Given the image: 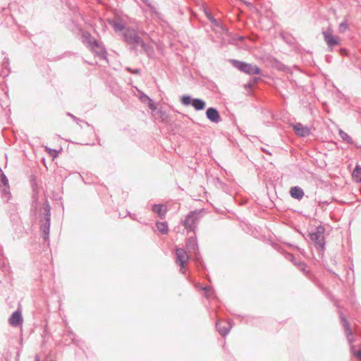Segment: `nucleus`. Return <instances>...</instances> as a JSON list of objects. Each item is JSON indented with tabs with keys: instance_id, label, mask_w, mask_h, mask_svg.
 I'll list each match as a JSON object with an SVG mask.
<instances>
[{
	"instance_id": "obj_19",
	"label": "nucleus",
	"mask_w": 361,
	"mask_h": 361,
	"mask_svg": "<svg viewBox=\"0 0 361 361\" xmlns=\"http://www.w3.org/2000/svg\"><path fill=\"white\" fill-rule=\"evenodd\" d=\"M91 50L100 59L104 60L106 59L107 52L101 43H99V47H95V48L91 49Z\"/></svg>"
},
{
	"instance_id": "obj_13",
	"label": "nucleus",
	"mask_w": 361,
	"mask_h": 361,
	"mask_svg": "<svg viewBox=\"0 0 361 361\" xmlns=\"http://www.w3.org/2000/svg\"><path fill=\"white\" fill-rule=\"evenodd\" d=\"M9 324L13 327H18L23 324V317L21 310L18 309L10 317Z\"/></svg>"
},
{
	"instance_id": "obj_29",
	"label": "nucleus",
	"mask_w": 361,
	"mask_h": 361,
	"mask_svg": "<svg viewBox=\"0 0 361 361\" xmlns=\"http://www.w3.org/2000/svg\"><path fill=\"white\" fill-rule=\"evenodd\" d=\"M205 15L208 20L216 27H221L219 22L212 16V14L208 11L205 12Z\"/></svg>"
},
{
	"instance_id": "obj_5",
	"label": "nucleus",
	"mask_w": 361,
	"mask_h": 361,
	"mask_svg": "<svg viewBox=\"0 0 361 361\" xmlns=\"http://www.w3.org/2000/svg\"><path fill=\"white\" fill-rule=\"evenodd\" d=\"M324 231V227L319 225L316 227L314 231L310 233V239L314 243L316 248L321 251L325 249Z\"/></svg>"
},
{
	"instance_id": "obj_12",
	"label": "nucleus",
	"mask_w": 361,
	"mask_h": 361,
	"mask_svg": "<svg viewBox=\"0 0 361 361\" xmlns=\"http://www.w3.org/2000/svg\"><path fill=\"white\" fill-rule=\"evenodd\" d=\"M293 127L295 134L299 137H306L310 134V129L300 123H296Z\"/></svg>"
},
{
	"instance_id": "obj_23",
	"label": "nucleus",
	"mask_w": 361,
	"mask_h": 361,
	"mask_svg": "<svg viewBox=\"0 0 361 361\" xmlns=\"http://www.w3.org/2000/svg\"><path fill=\"white\" fill-rule=\"evenodd\" d=\"M38 200L39 195L38 192L35 190H33V194L32 197V204H31V212H36L38 205Z\"/></svg>"
},
{
	"instance_id": "obj_35",
	"label": "nucleus",
	"mask_w": 361,
	"mask_h": 361,
	"mask_svg": "<svg viewBox=\"0 0 361 361\" xmlns=\"http://www.w3.org/2000/svg\"><path fill=\"white\" fill-rule=\"evenodd\" d=\"M348 28V25L346 22H342L338 26V31L340 32H344Z\"/></svg>"
},
{
	"instance_id": "obj_4",
	"label": "nucleus",
	"mask_w": 361,
	"mask_h": 361,
	"mask_svg": "<svg viewBox=\"0 0 361 361\" xmlns=\"http://www.w3.org/2000/svg\"><path fill=\"white\" fill-rule=\"evenodd\" d=\"M340 317L345 332L347 339L350 345V352L357 358L361 360V348L359 349L358 350H355V347L353 345L355 339L353 336V332L350 329V324L342 313H340Z\"/></svg>"
},
{
	"instance_id": "obj_39",
	"label": "nucleus",
	"mask_w": 361,
	"mask_h": 361,
	"mask_svg": "<svg viewBox=\"0 0 361 361\" xmlns=\"http://www.w3.org/2000/svg\"><path fill=\"white\" fill-rule=\"evenodd\" d=\"M4 188L2 189L1 192L3 194L7 195L9 194V187L8 186H3Z\"/></svg>"
},
{
	"instance_id": "obj_32",
	"label": "nucleus",
	"mask_w": 361,
	"mask_h": 361,
	"mask_svg": "<svg viewBox=\"0 0 361 361\" xmlns=\"http://www.w3.org/2000/svg\"><path fill=\"white\" fill-rule=\"evenodd\" d=\"M146 6L149 8L150 12L152 14L155 15L158 18H160V13L157 10L156 7L151 4V2H149Z\"/></svg>"
},
{
	"instance_id": "obj_44",
	"label": "nucleus",
	"mask_w": 361,
	"mask_h": 361,
	"mask_svg": "<svg viewBox=\"0 0 361 361\" xmlns=\"http://www.w3.org/2000/svg\"><path fill=\"white\" fill-rule=\"evenodd\" d=\"M253 85L251 83V82L247 83L246 85H245V87H251Z\"/></svg>"
},
{
	"instance_id": "obj_9",
	"label": "nucleus",
	"mask_w": 361,
	"mask_h": 361,
	"mask_svg": "<svg viewBox=\"0 0 361 361\" xmlns=\"http://www.w3.org/2000/svg\"><path fill=\"white\" fill-rule=\"evenodd\" d=\"M124 41L128 44H137L141 42L142 38L137 35L136 31L131 28H126L123 34Z\"/></svg>"
},
{
	"instance_id": "obj_28",
	"label": "nucleus",
	"mask_w": 361,
	"mask_h": 361,
	"mask_svg": "<svg viewBox=\"0 0 361 361\" xmlns=\"http://www.w3.org/2000/svg\"><path fill=\"white\" fill-rule=\"evenodd\" d=\"M66 114H67V116H68L71 117L73 121H75L77 123V124H78V125H79L81 128H82V126H81V125H80V123H85L87 127H90L92 129H93V126H91L90 124H89L87 122H85V121H82V120H81V119H80V118H77V117H76V116H75L73 114H71V113H69V112H68Z\"/></svg>"
},
{
	"instance_id": "obj_30",
	"label": "nucleus",
	"mask_w": 361,
	"mask_h": 361,
	"mask_svg": "<svg viewBox=\"0 0 361 361\" xmlns=\"http://www.w3.org/2000/svg\"><path fill=\"white\" fill-rule=\"evenodd\" d=\"M353 176L357 180H361V167L360 166H356L353 171Z\"/></svg>"
},
{
	"instance_id": "obj_21",
	"label": "nucleus",
	"mask_w": 361,
	"mask_h": 361,
	"mask_svg": "<svg viewBox=\"0 0 361 361\" xmlns=\"http://www.w3.org/2000/svg\"><path fill=\"white\" fill-rule=\"evenodd\" d=\"M84 40L88 43V46L90 49H94L95 47H99V42L97 41L89 32H86L83 35Z\"/></svg>"
},
{
	"instance_id": "obj_36",
	"label": "nucleus",
	"mask_w": 361,
	"mask_h": 361,
	"mask_svg": "<svg viewBox=\"0 0 361 361\" xmlns=\"http://www.w3.org/2000/svg\"><path fill=\"white\" fill-rule=\"evenodd\" d=\"M157 114L159 115V117L163 121L166 117V112L162 109H159L157 110Z\"/></svg>"
},
{
	"instance_id": "obj_1",
	"label": "nucleus",
	"mask_w": 361,
	"mask_h": 361,
	"mask_svg": "<svg viewBox=\"0 0 361 361\" xmlns=\"http://www.w3.org/2000/svg\"><path fill=\"white\" fill-rule=\"evenodd\" d=\"M40 227L39 231L42 238L47 241L49 238V231L51 224V207L47 200L42 207V211L39 212Z\"/></svg>"
},
{
	"instance_id": "obj_22",
	"label": "nucleus",
	"mask_w": 361,
	"mask_h": 361,
	"mask_svg": "<svg viewBox=\"0 0 361 361\" xmlns=\"http://www.w3.org/2000/svg\"><path fill=\"white\" fill-rule=\"evenodd\" d=\"M109 23L116 32L126 30L125 24L121 21L118 22L114 20H109Z\"/></svg>"
},
{
	"instance_id": "obj_45",
	"label": "nucleus",
	"mask_w": 361,
	"mask_h": 361,
	"mask_svg": "<svg viewBox=\"0 0 361 361\" xmlns=\"http://www.w3.org/2000/svg\"><path fill=\"white\" fill-rule=\"evenodd\" d=\"M145 5H147L149 1V0H141Z\"/></svg>"
},
{
	"instance_id": "obj_11",
	"label": "nucleus",
	"mask_w": 361,
	"mask_h": 361,
	"mask_svg": "<svg viewBox=\"0 0 361 361\" xmlns=\"http://www.w3.org/2000/svg\"><path fill=\"white\" fill-rule=\"evenodd\" d=\"M216 328L218 332L222 336H226L231 329V324L230 322L227 321H218L216 323Z\"/></svg>"
},
{
	"instance_id": "obj_41",
	"label": "nucleus",
	"mask_w": 361,
	"mask_h": 361,
	"mask_svg": "<svg viewBox=\"0 0 361 361\" xmlns=\"http://www.w3.org/2000/svg\"><path fill=\"white\" fill-rule=\"evenodd\" d=\"M203 290L206 292V297L208 298L209 297V292L210 290V288L208 286H206L203 288Z\"/></svg>"
},
{
	"instance_id": "obj_27",
	"label": "nucleus",
	"mask_w": 361,
	"mask_h": 361,
	"mask_svg": "<svg viewBox=\"0 0 361 361\" xmlns=\"http://www.w3.org/2000/svg\"><path fill=\"white\" fill-rule=\"evenodd\" d=\"M190 255H193V260L195 261L197 266L200 265L202 267H204V262H203L202 258L199 252V250L197 251V252H192V253H190Z\"/></svg>"
},
{
	"instance_id": "obj_8",
	"label": "nucleus",
	"mask_w": 361,
	"mask_h": 361,
	"mask_svg": "<svg viewBox=\"0 0 361 361\" xmlns=\"http://www.w3.org/2000/svg\"><path fill=\"white\" fill-rule=\"evenodd\" d=\"M322 33L330 50H332L333 47L335 46L340 44L339 37L333 35V30L331 29L324 30Z\"/></svg>"
},
{
	"instance_id": "obj_14",
	"label": "nucleus",
	"mask_w": 361,
	"mask_h": 361,
	"mask_svg": "<svg viewBox=\"0 0 361 361\" xmlns=\"http://www.w3.org/2000/svg\"><path fill=\"white\" fill-rule=\"evenodd\" d=\"M186 248L190 253L197 252L199 250L197 237L195 233L194 235L190 236L186 241Z\"/></svg>"
},
{
	"instance_id": "obj_25",
	"label": "nucleus",
	"mask_w": 361,
	"mask_h": 361,
	"mask_svg": "<svg viewBox=\"0 0 361 361\" xmlns=\"http://www.w3.org/2000/svg\"><path fill=\"white\" fill-rule=\"evenodd\" d=\"M338 135L343 142L350 145L353 144V140L351 137L343 130L339 129Z\"/></svg>"
},
{
	"instance_id": "obj_38",
	"label": "nucleus",
	"mask_w": 361,
	"mask_h": 361,
	"mask_svg": "<svg viewBox=\"0 0 361 361\" xmlns=\"http://www.w3.org/2000/svg\"><path fill=\"white\" fill-rule=\"evenodd\" d=\"M244 39H245V37L243 36H240V35H235L232 39V40L233 42L235 40L243 41Z\"/></svg>"
},
{
	"instance_id": "obj_10",
	"label": "nucleus",
	"mask_w": 361,
	"mask_h": 361,
	"mask_svg": "<svg viewBox=\"0 0 361 361\" xmlns=\"http://www.w3.org/2000/svg\"><path fill=\"white\" fill-rule=\"evenodd\" d=\"M205 114L207 118L214 123H218L221 120L219 111L214 107H209Z\"/></svg>"
},
{
	"instance_id": "obj_33",
	"label": "nucleus",
	"mask_w": 361,
	"mask_h": 361,
	"mask_svg": "<svg viewBox=\"0 0 361 361\" xmlns=\"http://www.w3.org/2000/svg\"><path fill=\"white\" fill-rule=\"evenodd\" d=\"M45 151L47 152L54 158L59 156V152L55 149H51L48 147H45Z\"/></svg>"
},
{
	"instance_id": "obj_15",
	"label": "nucleus",
	"mask_w": 361,
	"mask_h": 361,
	"mask_svg": "<svg viewBox=\"0 0 361 361\" xmlns=\"http://www.w3.org/2000/svg\"><path fill=\"white\" fill-rule=\"evenodd\" d=\"M152 211L157 214L161 219H164L167 212V208L163 204H154L152 206Z\"/></svg>"
},
{
	"instance_id": "obj_24",
	"label": "nucleus",
	"mask_w": 361,
	"mask_h": 361,
	"mask_svg": "<svg viewBox=\"0 0 361 361\" xmlns=\"http://www.w3.org/2000/svg\"><path fill=\"white\" fill-rule=\"evenodd\" d=\"M156 226L158 231L162 234H167L169 231L168 224L166 221H157Z\"/></svg>"
},
{
	"instance_id": "obj_2",
	"label": "nucleus",
	"mask_w": 361,
	"mask_h": 361,
	"mask_svg": "<svg viewBox=\"0 0 361 361\" xmlns=\"http://www.w3.org/2000/svg\"><path fill=\"white\" fill-rule=\"evenodd\" d=\"M203 216V209H195L191 211L186 215L185 218L182 220V225L188 232H193V233H195L197 225Z\"/></svg>"
},
{
	"instance_id": "obj_17",
	"label": "nucleus",
	"mask_w": 361,
	"mask_h": 361,
	"mask_svg": "<svg viewBox=\"0 0 361 361\" xmlns=\"http://www.w3.org/2000/svg\"><path fill=\"white\" fill-rule=\"evenodd\" d=\"M141 94L139 96L140 101L144 104H147L148 107L153 111L157 110V106L153 100L145 94L143 92H140Z\"/></svg>"
},
{
	"instance_id": "obj_3",
	"label": "nucleus",
	"mask_w": 361,
	"mask_h": 361,
	"mask_svg": "<svg viewBox=\"0 0 361 361\" xmlns=\"http://www.w3.org/2000/svg\"><path fill=\"white\" fill-rule=\"evenodd\" d=\"M229 61L234 68L245 74L259 75L262 73L260 68L252 63L237 59H231Z\"/></svg>"
},
{
	"instance_id": "obj_42",
	"label": "nucleus",
	"mask_w": 361,
	"mask_h": 361,
	"mask_svg": "<svg viewBox=\"0 0 361 361\" xmlns=\"http://www.w3.org/2000/svg\"><path fill=\"white\" fill-rule=\"evenodd\" d=\"M339 51H340V54H341V55H345V54H347V50H346L345 49H344V48H341V49H340V50H339Z\"/></svg>"
},
{
	"instance_id": "obj_20",
	"label": "nucleus",
	"mask_w": 361,
	"mask_h": 361,
	"mask_svg": "<svg viewBox=\"0 0 361 361\" xmlns=\"http://www.w3.org/2000/svg\"><path fill=\"white\" fill-rule=\"evenodd\" d=\"M287 259L290 260L302 271H306L307 265L305 262L298 260L292 254H288Z\"/></svg>"
},
{
	"instance_id": "obj_16",
	"label": "nucleus",
	"mask_w": 361,
	"mask_h": 361,
	"mask_svg": "<svg viewBox=\"0 0 361 361\" xmlns=\"http://www.w3.org/2000/svg\"><path fill=\"white\" fill-rule=\"evenodd\" d=\"M142 49L143 51L147 54L149 59H153L155 56V52L153 47L149 44H146L142 39L141 42L138 44Z\"/></svg>"
},
{
	"instance_id": "obj_40",
	"label": "nucleus",
	"mask_w": 361,
	"mask_h": 361,
	"mask_svg": "<svg viewBox=\"0 0 361 361\" xmlns=\"http://www.w3.org/2000/svg\"><path fill=\"white\" fill-rule=\"evenodd\" d=\"M127 70L128 71H130L133 73H135V74H139L140 73V69H138V68L135 69V70H132L131 68H128Z\"/></svg>"
},
{
	"instance_id": "obj_18",
	"label": "nucleus",
	"mask_w": 361,
	"mask_h": 361,
	"mask_svg": "<svg viewBox=\"0 0 361 361\" xmlns=\"http://www.w3.org/2000/svg\"><path fill=\"white\" fill-rule=\"evenodd\" d=\"M290 194L292 197L298 200H300L305 195L303 190L298 186L290 188Z\"/></svg>"
},
{
	"instance_id": "obj_43",
	"label": "nucleus",
	"mask_w": 361,
	"mask_h": 361,
	"mask_svg": "<svg viewBox=\"0 0 361 361\" xmlns=\"http://www.w3.org/2000/svg\"><path fill=\"white\" fill-rule=\"evenodd\" d=\"M260 80V78L259 77H253L252 78V80L254 82H257L259 80Z\"/></svg>"
},
{
	"instance_id": "obj_7",
	"label": "nucleus",
	"mask_w": 361,
	"mask_h": 361,
	"mask_svg": "<svg viewBox=\"0 0 361 361\" xmlns=\"http://www.w3.org/2000/svg\"><path fill=\"white\" fill-rule=\"evenodd\" d=\"M189 259V255L186 250L183 248L176 249V262L180 267V271L183 274L185 273V265Z\"/></svg>"
},
{
	"instance_id": "obj_26",
	"label": "nucleus",
	"mask_w": 361,
	"mask_h": 361,
	"mask_svg": "<svg viewBox=\"0 0 361 361\" xmlns=\"http://www.w3.org/2000/svg\"><path fill=\"white\" fill-rule=\"evenodd\" d=\"M190 255H193V260L195 261L197 266L200 265L202 267H204V262H203L202 258L199 252V250L197 251V252H192V253H190Z\"/></svg>"
},
{
	"instance_id": "obj_31",
	"label": "nucleus",
	"mask_w": 361,
	"mask_h": 361,
	"mask_svg": "<svg viewBox=\"0 0 361 361\" xmlns=\"http://www.w3.org/2000/svg\"><path fill=\"white\" fill-rule=\"evenodd\" d=\"M65 336L69 338L71 340L72 343L78 345L77 340L75 338L76 336L71 329H68L67 330V332L65 334Z\"/></svg>"
},
{
	"instance_id": "obj_46",
	"label": "nucleus",
	"mask_w": 361,
	"mask_h": 361,
	"mask_svg": "<svg viewBox=\"0 0 361 361\" xmlns=\"http://www.w3.org/2000/svg\"><path fill=\"white\" fill-rule=\"evenodd\" d=\"M35 361H39V356L37 355L35 357Z\"/></svg>"
},
{
	"instance_id": "obj_34",
	"label": "nucleus",
	"mask_w": 361,
	"mask_h": 361,
	"mask_svg": "<svg viewBox=\"0 0 361 361\" xmlns=\"http://www.w3.org/2000/svg\"><path fill=\"white\" fill-rule=\"evenodd\" d=\"M0 185L1 186H8V180L4 173H1L0 177Z\"/></svg>"
},
{
	"instance_id": "obj_37",
	"label": "nucleus",
	"mask_w": 361,
	"mask_h": 361,
	"mask_svg": "<svg viewBox=\"0 0 361 361\" xmlns=\"http://www.w3.org/2000/svg\"><path fill=\"white\" fill-rule=\"evenodd\" d=\"M9 66V59L8 57H4L3 62H2V67L3 68L7 69Z\"/></svg>"
},
{
	"instance_id": "obj_6",
	"label": "nucleus",
	"mask_w": 361,
	"mask_h": 361,
	"mask_svg": "<svg viewBox=\"0 0 361 361\" xmlns=\"http://www.w3.org/2000/svg\"><path fill=\"white\" fill-rule=\"evenodd\" d=\"M181 102L185 106L191 104L196 111L203 110L206 106L204 100L198 98L192 99L190 95H183L181 97Z\"/></svg>"
}]
</instances>
